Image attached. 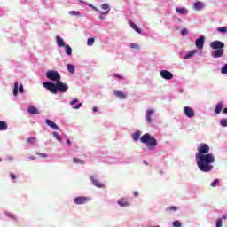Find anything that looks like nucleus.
I'll return each mask as SVG.
<instances>
[{"mask_svg":"<svg viewBox=\"0 0 227 227\" xmlns=\"http://www.w3.org/2000/svg\"><path fill=\"white\" fill-rule=\"evenodd\" d=\"M198 152L196 153L197 166L200 171L204 173H208L214 169V162H215V157L214 154L208 153L210 152V147L207 144H201L198 147Z\"/></svg>","mask_w":227,"mask_h":227,"instance_id":"obj_1","label":"nucleus"},{"mask_svg":"<svg viewBox=\"0 0 227 227\" xmlns=\"http://www.w3.org/2000/svg\"><path fill=\"white\" fill-rule=\"evenodd\" d=\"M43 88H46V90H49L51 93H58L59 91L60 93H67L68 91V84L63 83L61 80H59L56 83L52 82H44L43 83Z\"/></svg>","mask_w":227,"mask_h":227,"instance_id":"obj_2","label":"nucleus"},{"mask_svg":"<svg viewBox=\"0 0 227 227\" xmlns=\"http://www.w3.org/2000/svg\"><path fill=\"white\" fill-rule=\"evenodd\" d=\"M141 143L146 145L148 150H155L157 146V139L146 133L140 138Z\"/></svg>","mask_w":227,"mask_h":227,"instance_id":"obj_3","label":"nucleus"},{"mask_svg":"<svg viewBox=\"0 0 227 227\" xmlns=\"http://www.w3.org/2000/svg\"><path fill=\"white\" fill-rule=\"evenodd\" d=\"M46 77L47 79H49L50 81H53L54 82L61 81V75L56 70H49L48 72H46Z\"/></svg>","mask_w":227,"mask_h":227,"instance_id":"obj_4","label":"nucleus"},{"mask_svg":"<svg viewBox=\"0 0 227 227\" xmlns=\"http://www.w3.org/2000/svg\"><path fill=\"white\" fill-rule=\"evenodd\" d=\"M210 47L213 50L224 49V43L221 41H213L210 43Z\"/></svg>","mask_w":227,"mask_h":227,"instance_id":"obj_5","label":"nucleus"},{"mask_svg":"<svg viewBox=\"0 0 227 227\" xmlns=\"http://www.w3.org/2000/svg\"><path fill=\"white\" fill-rule=\"evenodd\" d=\"M195 45L199 51H203L205 45V36L201 35L195 41Z\"/></svg>","mask_w":227,"mask_h":227,"instance_id":"obj_6","label":"nucleus"},{"mask_svg":"<svg viewBox=\"0 0 227 227\" xmlns=\"http://www.w3.org/2000/svg\"><path fill=\"white\" fill-rule=\"evenodd\" d=\"M184 114L187 118H194V109L191 108L190 106H185L184 108Z\"/></svg>","mask_w":227,"mask_h":227,"instance_id":"obj_7","label":"nucleus"},{"mask_svg":"<svg viewBox=\"0 0 227 227\" xmlns=\"http://www.w3.org/2000/svg\"><path fill=\"white\" fill-rule=\"evenodd\" d=\"M160 75L163 79H166L167 81L173 79V74H171V72L168 70L160 71Z\"/></svg>","mask_w":227,"mask_h":227,"instance_id":"obj_8","label":"nucleus"},{"mask_svg":"<svg viewBox=\"0 0 227 227\" xmlns=\"http://www.w3.org/2000/svg\"><path fill=\"white\" fill-rule=\"evenodd\" d=\"M224 54V49L221 50H215L211 52V56L213 58H223V55Z\"/></svg>","mask_w":227,"mask_h":227,"instance_id":"obj_9","label":"nucleus"},{"mask_svg":"<svg viewBox=\"0 0 227 227\" xmlns=\"http://www.w3.org/2000/svg\"><path fill=\"white\" fill-rule=\"evenodd\" d=\"M70 106H73V109H81V107L82 106V103H79V99L75 98L70 102Z\"/></svg>","mask_w":227,"mask_h":227,"instance_id":"obj_10","label":"nucleus"},{"mask_svg":"<svg viewBox=\"0 0 227 227\" xmlns=\"http://www.w3.org/2000/svg\"><path fill=\"white\" fill-rule=\"evenodd\" d=\"M45 123L51 127V129H53V130H59V127L54 123L52 121L49 120V119H46L45 120Z\"/></svg>","mask_w":227,"mask_h":227,"instance_id":"obj_11","label":"nucleus"},{"mask_svg":"<svg viewBox=\"0 0 227 227\" xmlns=\"http://www.w3.org/2000/svg\"><path fill=\"white\" fill-rule=\"evenodd\" d=\"M176 12L179 13V15H187V13H189V11L184 7H176Z\"/></svg>","mask_w":227,"mask_h":227,"instance_id":"obj_12","label":"nucleus"},{"mask_svg":"<svg viewBox=\"0 0 227 227\" xmlns=\"http://www.w3.org/2000/svg\"><path fill=\"white\" fill-rule=\"evenodd\" d=\"M86 201H87L86 197H77L74 199V203H76V205H82L86 203Z\"/></svg>","mask_w":227,"mask_h":227,"instance_id":"obj_13","label":"nucleus"},{"mask_svg":"<svg viewBox=\"0 0 227 227\" xmlns=\"http://www.w3.org/2000/svg\"><path fill=\"white\" fill-rule=\"evenodd\" d=\"M193 8L197 11L203 10V8H205V4L203 2L199 1L194 4Z\"/></svg>","mask_w":227,"mask_h":227,"instance_id":"obj_14","label":"nucleus"},{"mask_svg":"<svg viewBox=\"0 0 227 227\" xmlns=\"http://www.w3.org/2000/svg\"><path fill=\"white\" fill-rule=\"evenodd\" d=\"M56 42H57V45L58 47H65V41L63 40V38L59 37V35L56 36Z\"/></svg>","mask_w":227,"mask_h":227,"instance_id":"obj_15","label":"nucleus"},{"mask_svg":"<svg viewBox=\"0 0 227 227\" xmlns=\"http://www.w3.org/2000/svg\"><path fill=\"white\" fill-rule=\"evenodd\" d=\"M27 112L29 113V114H40V112H38V109H36L35 106H29Z\"/></svg>","mask_w":227,"mask_h":227,"instance_id":"obj_16","label":"nucleus"},{"mask_svg":"<svg viewBox=\"0 0 227 227\" xmlns=\"http://www.w3.org/2000/svg\"><path fill=\"white\" fill-rule=\"evenodd\" d=\"M90 180L92 181L93 185L96 187H104V184L102 183H99L98 180H97L94 176H90Z\"/></svg>","mask_w":227,"mask_h":227,"instance_id":"obj_17","label":"nucleus"},{"mask_svg":"<svg viewBox=\"0 0 227 227\" xmlns=\"http://www.w3.org/2000/svg\"><path fill=\"white\" fill-rule=\"evenodd\" d=\"M102 10H106V12H102V15H107L109 12H111V8L109 7V4H103L101 5Z\"/></svg>","mask_w":227,"mask_h":227,"instance_id":"obj_18","label":"nucleus"},{"mask_svg":"<svg viewBox=\"0 0 227 227\" xmlns=\"http://www.w3.org/2000/svg\"><path fill=\"white\" fill-rule=\"evenodd\" d=\"M152 114H153V110H147L146 120L148 123H152Z\"/></svg>","mask_w":227,"mask_h":227,"instance_id":"obj_19","label":"nucleus"},{"mask_svg":"<svg viewBox=\"0 0 227 227\" xmlns=\"http://www.w3.org/2000/svg\"><path fill=\"white\" fill-rule=\"evenodd\" d=\"M221 111H223V102H220L216 105L215 113V114H219V113H221Z\"/></svg>","mask_w":227,"mask_h":227,"instance_id":"obj_20","label":"nucleus"},{"mask_svg":"<svg viewBox=\"0 0 227 227\" xmlns=\"http://www.w3.org/2000/svg\"><path fill=\"white\" fill-rule=\"evenodd\" d=\"M118 204L120 205V207H129V202H127L125 199H120L118 200Z\"/></svg>","mask_w":227,"mask_h":227,"instance_id":"obj_21","label":"nucleus"},{"mask_svg":"<svg viewBox=\"0 0 227 227\" xmlns=\"http://www.w3.org/2000/svg\"><path fill=\"white\" fill-rule=\"evenodd\" d=\"M197 51H189L186 55H184V59H191L194 54H196Z\"/></svg>","mask_w":227,"mask_h":227,"instance_id":"obj_22","label":"nucleus"},{"mask_svg":"<svg viewBox=\"0 0 227 227\" xmlns=\"http://www.w3.org/2000/svg\"><path fill=\"white\" fill-rule=\"evenodd\" d=\"M13 95H14V97H17V95H19V82H16L14 83Z\"/></svg>","mask_w":227,"mask_h":227,"instance_id":"obj_23","label":"nucleus"},{"mask_svg":"<svg viewBox=\"0 0 227 227\" xmlns=\"http://www.w3.org/2000/svg\"><path fill=\"white\" fill-rule=\"evenodd\" d=\"M67 70H68L69 74H74L75 67H74V65H72V64H67Z\"/></svg>","mask_w":227,"mask_h":227,"instance_id":"obj_24","label":"nucleus"},{"mask_svg":"<svg viewBox=\"0 0 227 227\" xmlns=\"http://www.w3.org/2000/svg\"><path fill=\"white\" fill-rule=\"evenodd\" d=\"M130 27L132 29H134L137 33H139L141 35V28L137 27L135 23H130Z\"/></svg>","mask_w":227,"mask_h":227,"instance_id":"obj_25","label":"nucleus"},{"mask_svg":"<svg viewBox=\"0 0 227 227\" xmlns=\"http://www.w3.org/2000/svg\"><path fill=\"white\" fill-rule=\"evenodd\" d=\"M8 129V124L6 122L0 121V130H6Z\"/></svg>","mask_w":227,"mask_h":227,"instance_id":"obj_26","label":"nucleus"},{"mask_svg":"<svg viewBox=\"0 0 227 227\" xmlns=\"http://www.w3.org/2000/svg\"><path fill=\"white\" fill-rule=\"evenodd\" d=\"M65 47H66V54L67 56H72V48L70 47V45L67 44Z\"/></svg>","mask_w":227,"mask_h":227,"instance_id":"obj_27","label":"nucleus"},{"mask_svg":"<svg viewBox=\"0 0 227 227\" xmlns=\"http://www.w3.org/2000/svg\"><path fill=\"white\" fill-rule=\"evenodd\" d=\"M140 137H141V132L137 131L136 133H134V134H133V139H134V141H138Z\"/></svg>","mask_w":227,"mask_h":227,"instance_id":"obj_28","label":"nucleus"},{"mask_svg":"<svg viewBox=\"0 0 227 227\" xmlns=\"http://www.w3.org/2000/svg\"><path fill=\"white\" fill-rule=\"evenodd\" d=\"M114 95H116V97H118L119 98H125V93L121 91H115Z\"/></svg>","mask_w":227,"mask_h":227,"instance_id":"obj_29","label":"nucleus"},{"mask_svg":"<svg viewBox=\"0 0 227 227\" xmlns=\"http://www.w3.org/2000/svg\"><path fill=\"white\" fill-rule=\"evenodd\" d=\"M53 137L59 141V143H62L61 137H59V134L58 132H53Z\"/></svg>","mask_w":227,"mask_h":227,"instance_id":"obj_30","label":"nucleus"},{"mask_svg":"<svg viewBox=\"0 0 227 227\" xmlns=\"http://www.w3.org/2000/svg\"><path fill=\"white\" fill-rule=\"evenodd\" d=\"M95 43V38L90 37L87 40V45L91 46Z\"/></svg>","mask_w":227,"mask_h":227,"instance_id":"obj_31","label":"nucleus"},{"mask_svg":"<svg viewBox=\"0 0 227 227\" xmlns=\"http://www.w3.org/2000/svg\"><path fill=\"white\" fill-rule=\"evenodd\" d=\"M69 15H76L77 17H81V12L78 11H70Z\"/></svg>","mask_w":227,"mask_h":227,"instance_id":"obj_32","label":"nucleus"},{"mask_svg":"<svg viewBox=\"0 0 227 227\" xmlns=\"http://www.w3.org/2000/svg\"><path fill=\"white\" fill-rule=\"evenodd\" d=\"M217 31L219 33H226L227 32V27H218Z\"/></svg>","mask_w":227,"mask_h":227,"instance_id":"obj_33","label":"nucleus"},{"mask_svg":"<svg viewBox=\"0 0 227 227\" xmlns=\"http://www.w3.org/2000/svg\"><path fill=\"white\" fill-rule=\"evenodd\" d=\"M220 125L222 127H227V119H223L220 121Z\"/></svg>","mask_w":227,"mask_h":227,"instance_id":"obj_34","label":"nucleus"},{"mask_svg":"<svg viewBox=\"0 0 227 227\" xmlns=\"http://www.w3.org/2000/svg\"><path fill=\"white\" fill-rule=\"evenodd\" d=\"M73 162H74V164H84V162L81 161V160L77 158H74Z\"/></svg>","mask_w":227,"mask_h":227,"instance_id":"obj_35","label":"nucleus"},{"mask_svg":"<svg viewBox=\"0 0 227 227\" xmlns=\"http://www.w3.org/2000/svg\"><path fill=\"white\" fill-rule=\"evenodd\" d=\"M173 226L174 227H182V223H180V221H175L173 223Z\"/></svg>","mask_w":227,"mask_h":227,"instance_id":"obj_36","label":"nucleus"},{"mask_svg":"<svg viewBox=\"0 0 227 227\" xmlns=\"http://www.w3.org/2000/svg\"><path fill=\"white\" fill-rule=\"evenodd\" d=\"M221 72H222V74H227V64H225V65L223 67Z\"/></svg>","mask_w":227,"mask_h":227,"instance_id":"obj_37","label":"nucleus"},{"mask_svg":"<svg viewBox=\"0 0 227 227\" xmlns=\"http://www.w3.org/2000/svg\"><path fill=\"white\" fill-rule=\"evenodd\" d=\"M181 35H183V36H187V35H189V31L187 29H183L181 31Z\"/></svg>","mask_w":227,"mask_h":227,"instance_id":"obj_38","label":"nucleus"},{"mask_svg":"<svg viewBox=\"0 0 227 227\" xmlns=\"http://www.w3.org/2000/svg\"><path fill=\"white\" fill-rule=\"evenodd\" d=\"M223 226V220L222 219H218L216 221V227H222Z\"/></svg>","mask_w":227,"mask_h":227,"instance_id":"obj_39","label":"nucleus"},{"mask_svg":"<svg viewBox=\"0 0 227 227\" xmlns=\"http://www.w3.org/2000/svg\"><path fill=\"white\" fill-rule=\"evenodd\" d=\"M219 184V179H215L214 182L211 183V187H215Z\"/></svg>","mask_w":227,"mask_h":227,"instance_id":"obj_40","label":"nucleus"},{"mask_svg":"<svg viewBox=\"0 0 227 227\" xmlns=\"http://www.w3.org/2000/svg\"><path fill=\"white\" fill-rule=\"evenodd\" d=\"M19 93H24V85H22V84L20 85Z\"/></svg>","mask_w":227,"mask_h":227,"instance_id":"obj_41","label":"nucleus"},{"mask_svg":"<svg viewBox=\"0 0 227 227\" xmlns=\"http://www.w3.org/2000/svg\"><path fill=\"white\" fill-rule=\"evenodd\" d=\"M90 8H92V10H94V12L100 13V11L97 7L93 6L92 4H90Z\"/></svg>","mask_w":227,"mask_h":227,"instance_id":"obj_42","label":"nucleus"},{"mask_svg":"<svg viewBox=\"0 0 227 227\" xmlns=\"http://www.w3.org/2000/svg\"><path fill=\"white\" fill-rule=\"evenodd\" d=\"M35 141H36V138L31 137L28 138V143H35Z\"/></svg>","mask_w":227,"mask_h":227,"instance_id":"obj_43","label":"nucleus"},{"mask_svg":"<svg viewBox=\"0 0 227 227\" xmlns=\"http://www.w3.org/2000/svg\"><path fill=\"white\" fill-rule=\"evenodd\" d=\"M130 47H131V49H138V46L137 43H131Z\"/></svg>","mask_w":227,"mask_h":227,"instance_id":"obj_44","label":"nucleus"},{"mask_svg":"<svg viewBox=\"0 0 227 227\" xmlns=\"http://www.w3.org/2000/svg\"><path fill=\"white\" fill-rule=\"evenodd\" d=\"M92 111H93L94 113H97V111H98V106H94L93 109H92Z\"/></svg>","mask_w":227,"mask_h":227,"instance_id":"obj_45","label":"nucleus"},{"mask_svg":"<svg viewBox=\"0 0 227 227\" xmlns=\"http://www.w3.org/2000/svg\"><path fill=\"white\" fill-rule=\"evenodd\" d=\"M168 210H176V207L173 206L168 208Z\"/></svg>","mask_w":227,"mask_h":227,"instance_id":"obj_46","label":"nucleus"},{"mask_svg":"<svg viewBox=\"0 0 227 227\" xmlns=\"http://www.w3.org/2000/svg\"><path fill=\"white\" fill-rule=\"evenodd\" d=\"M114 77H117L118 79H123V76H121L120 74H114Z\"/></svg>","mask_w":227,"mask_h":227,"instance_id":"obj_47","label":"nucleus"},{"mask_svg":"<svg viewBox=\"0 0 227 227\" xmlns=\"http://www.w3.org/2000/svg\"><path fill=\"white\" fill-rule=\"evenodd\" d=\"M11 178H12V180H15V178H16L15 175L11 174Z\"/></svg>","mask_w":227,"mask_h":227,"instance_id":"obj_48","label":"nucleus"},{"mask_svg":"<svg viewBox=\"0 0 227 227\" xmlns=\"http://www.w3.org/2000/svg\"><path fill=\"white\" fill-rule=\"evenodd\" d=\"M40 157H47V154H45V153H40Z\"/></svg>","mask_w":227,"mask_h":227,"instance_id":"obj_49","label":"nucleus"},{"mask_svg":"<svg viewBox=\"0 0 227 227\" xmlns=\"http://www.w3.org/2000/svg\"><path fill=\"white\" fill-rule=\"evenodd\" d=\"M67 145H72V142L70 141V139H67Z\"/></svg>","mask_w":227,"mask_h":227,"instance_id":"obj_50","label":"nucleus"},{"mask_svg":"<svg viewBox=\"0 0 227 227\" xmlns=\"http://www.w3.org/2000/svg\"><path fill=\"white\" fill-rule=\"evenodd\" d=\"M7 215H8L9 217H11V218H13V215H12V214H7Z\"/></svg>","mask_w":227,"mask_h":227,"instance_id":"obj_51","label":"nucleus"},{"mask_svg":"<svg viewBox=\"0 0 227 227\" xmlns=\"http://www.w3.org/2000/svg\"><path fill=\"white\" fill-rule=\"evenodd\" d=\"M99 19H101V20H104V16H103V15H100V16H99Z\"/></svg>","mask_w":227,"mask_h":227,"instance_id":"obj_52","label":"nucleus"},{"mask_svg":"<svg viewBox=\"0 0 227 227\" xmlns=\"http://www.w3.org/2000/svg\"><path fill=\"white\" fill-rule=\"evenodd\" d=\"M223 113H224L225 114H227V108H224V109H223Z\"/></svg>","mask_w":227,"mask_h":227,"instance_id":"obj_53","label":"nucleus"},{"mask_svg":"<svg viewBox=\"0 0 227 227\" xmlns=\"http://www.w3.org/2000/svg\"><path fill=\"white\" fill-rule=\"evenodd\" d=\"M80 3H83V4H89L88 3H85V2H82V1H80Z\"/></svg>","mask_w":227,"mask_h":227,"instance_id":"obj_54","label":"nucleus"},{"mask_svg":"<svg viewBox=\"0 0 227 227\" xmlns=\"http://www.w3.org/2000/svg\"><path fill=\"white\" fill-rule=\"evenodd\" d=\"M134 195H135V196H137V192H135Z\"/></svg>","mask_w":227,"mask_h":227,"instance_id":"obj_55","label":"nucleus"},{"mask_svg":"<svg viewBox=\"0 0 227 227\" xmlns=\"http://www.w3.org/2000/svg\"><path fill=\"white\" fill-rule=\"evenodd\" d=\"M30 159H32V160H33V159H35V158H34V157H30Z\"/></svg>","mask_w":227,"mask_h":227,"instance_id":"obj_56","label":"nucleus"},{"mask_svg":"<svg viewBox=\"0 0 227 227\" xmlns=\"http://www.w3.org/2000/svg\"><path fill=\"white\" fill-rule=\"evenodd\" d=\"M1 160H3L0 158V162H1Z\"/></svg>","mask_w":227,"mask_h":227,"instance_id":"obj_57","label":"nucleus"}]
</instances>
